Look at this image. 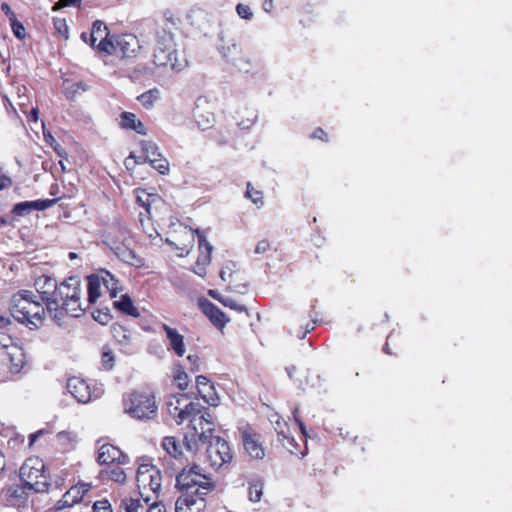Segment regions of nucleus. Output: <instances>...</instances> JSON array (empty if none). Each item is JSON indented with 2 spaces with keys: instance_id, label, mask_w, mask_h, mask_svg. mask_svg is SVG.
I'll return each mask as SVG.
<instances>
[{
  "instance_id": "1",
  "label": "nucleus",
  "mask_w": 512,
  "mask_h": 512,
  "mask_svg": "<svg viewBox=\"0 0 512 512\" xmlns=\"http://www.w3.org/2000/svg\"><path fill=\"white\" fill-rule=\"evenodd\" d=\"M166 406L169 415L178 425L189 421L190 431L184 436V445L189 451H197L199 442H205L215 430L209 409L192 402L185 393L170 395Z\"/></svg>"
},
{
  "instance_id": "2",
  "label": "nucleus",
  "mask_w": 512,
  "mask_h": 512,
  "mask_svg": "<svg viewBox=\"0 0 512 512\" xmlns=\"http://www.w3.org/2000/svg\"><path fill=\"white\" fill-rule=\"evenodd\" d=\"M176 486L182 494L176 500L175 512H204L206 497L216 488L212 477L196 464L182 469L176 477Z\"/></svg>"
},
{
  "instance_id": "3",
  "label": "nucleus",
  "mask_w": 512,
  "mask_h": 512,
  "mask_svg": "<svg viewBox=\"0 0 512 512\" xmlns=\"http://www.w3.org/2000/svg\"><path fill=\"white\" fill-rule=\"evenodd\" d=\"M55 302V309H51L49 314L56 323L60 324L65 315L82 316L87 309V304L83 299L80 279L72 276L58 284Z\"/></svg>"
},
{
  "instance_id": "4",
  "label": "nucleus",
  "mask_w": 512,
  "mask_h": 512,
  "mask_svg": "<svg viewBox=\"0 0 512 512\" xmlns=\"http://www.w3.org/2000/svg\"><path fill=\"white\" fill-rule=\"evenodd\" d=\"M46 306L37 300V295L29 290H21L11 300L10 313L19 323L30 329H38L44 324Z\"/></svg>"
},
{
  "instance_id": "5",
  "label": "nucleus",
  "mask_w": 512,
  "mask_h": 512,
  "mask_svg": "<svg viewBox=\"0 0 512 512\" xmlns=\"http://www.w3.org/2000/svg\"><path fill=\"white\" fill-rule=\"evenodd\" d=\"M153 62L156 66L170 67L174 71H182L188 65L184 54L176 49L173 34L165 27L156 29Z\"/></svg>"
},
{
  "instance_id": "6",
  "label": "nucleus",
  "mask_w": 512,
  "mask_h": 512,
  "mask_svg": "<svg viewBox=\"0 0 512 512\" xmlns=\"http://www.w3.org/2000/svg\"><path fill=\"white\" fill-rule=\"evenodd\" d=\"M103 242L123 262L140 268L145 265L142 257L130 248L131 236L129 231L120 225H111L103 233Z\"/></svg>"
},
{
  "instance_id": "7",
  "label": "nucleus",
  "mask_w": 512,
  "mask_h": 512,
  "mask_svg": "<svg viewBox=\"0 0 512 512\" xmlns=\"http://www.w3.org/2000/svg\"><path fill=\"white\" fill-rule=\"evenodd\" d=\"M125 413L139 420H151L157 416L158 406L153 392L134 390L123 397Z\"/></svg>"
},
{
  "instance_id": "8",
  "label": "nucleus",
  "mask_w": 512,
  "mask_h": 512,
  "mask_svg": "<svg viewBox=\"0 0 512 512\" xmlns=\"http://www.w3.org/2000/svg\"><path fill=\"white\" fill-rule=\"evenodd\" d=\"M20 480L24 488L37 493L49 490V475L44 461L38 456L28 457L19 471Z\"/></svg>"
},
{
  "instance_id": "9",
  "label": "nucleus",
  "mask_w": 512,
  "mask_h": 512,
  "mask_svg": "<svg viewBox=\"0 0 512 512\" xmlns=\"http://www.w3.org/2000/svg\"><path fill=\"white\" fill-rule=\"evenodd\" d=\"M139 39L132 33L113 34L112 42L102 45L104 56H116L120 58H134L140 52Z\"/></svg>"
},
{
  "instance_id": "10",
  "label": "nucleus",
  "mask_w": 512,
  "mask_h": 512,
  "mask_svg": "<svg viewBox=\"0 0 512 512\" xmlns=\"http://www.w3.org/2000/svg\"><path fill=\"white\" fill-rule=\"evenodd\" d=\"M207 442H209L206 449L207 461L213 469L218 470L232 461L233 454L227 441L218 436L213 437L212 433L210 438L205 442L200 441L199 444Z\"/></svg>"
},
{
  "instance_id": "11",
  "label": "nucleus",
  "mask_w": 512,
  "mask_h": 512,
  "mask_svg": "<svg viewBox=\"0 0 512 512\" xmlns=\"http://www.w3.org/2000/svg\"><path fill=\"white\" fill-rule=\"evenodd\" d=\"M216 104L205 96H200L195 102L193 116L199 128L206 130L212 127L215 121Z\"/></svg>"
},
{
  "instance_id": "12",
  "label": "nucleus",
  "mask_w": 512,
  "mask_h": 512,
  "mask_svg": "<svg viewBox=\"0 0 512 512\" xmlns=\"http://www.w3.org/2000/svg\"><path fill=\"white\" fill-rule=\"evenodd\" d=\"M91 487L92 486L89 483H77L68 489L62 498L52 507H49L46 512H59L65 508H70L75 504L80 503Z\"/></svg>"
},
{
  "instance_id": "13",
  "label": "nucleus",
  "mask_w": 512,
  "mask_h": 512,
  "mask_svg": "<svg viewBox=\"0 0 512 512\" xmlns=\"http://www.w3.org/2000/svg\"><path fill=\"white\" fill-rule=\"evenodd\" d=\"M112 35L109 32L106 24L101 20H96L92 23L90 33H81V39L97 50L100 55L104 56L102 45L105 42H112Z\"/></svg>"
},
{
  "instance_id": "14",
  "label": "nucleus",
  "mask_w": 512,
  "mask_h": 512,
  "mask_svg": "<svg viewBox=\"0 0 512 512\" xmlns=\"http://www.w3.org/2000/svg\"><path fill=\"white\" fill-rule=\"evenodd\" d=\"M67 389L69 393L79 402L86 404L100 395V390L91 387L90 384L79 377H71L67 381Z\"/></svg>"
},
{
  "instance_id": "15",
  "label": "nucleus",
  "mask_w": 512,
  "mask_h": 512,
  "mask_svg": "<svg viewBox=\"0 0 512 512\" xmlns=\"http://www.w3.org/2000/svg\"><path fill=\"white\" fill-rule=\"evenodd\" d=\"M166 242L172 246L178 255L183 257L187 255L194 244V231L187 226L179 224V230L169 233Z\"/></svg>"
},
{
  "instance_id": "16",
  "label": "nucleus",
  "mask_w": 512,
  "mask_h": 512,
  "mask_svg": "<svg viewBox=\"0 0 512 512\" xmlns=\"http://www.w3.org/2000/svg\"><path fill=\"white\" fill-rule=\"evenodd\" d=\"M35 288L45 304L47 312L55 309V294L58 288L56 280L47 275H41L35 280Z\"/></svg>"
},
{
  "instance_id": "17",
  "label": "nucleus",
  "mask_w": 512,
  "mask_h": 512,
  "mask_svg": "<svg viewBox=\"0 0 512 512\" xmlns=\"http://www.w3.org/2000/svg\"><path fill=\"white\" fill-rule=\"evenodd\" d=\"M242 443L245 451L255 459H262L265 456L261 443V436L254 429L248 427L242 431Z\"/></svg>"
},
{
  "instance_id": "18",
  "label": "nucleus",
  "mask_w": 512,
  "mask_h": 512,
  "mask_svg": "<svg viewBox=\"0 0 512 512\" xmlns=\"http://www.w3.org/2000/svg\"><path fill=\"white\" fill-rule=\"evenodd\" d=\"M198 234V257L193 268L194 273L204 277L206 275V268L211 262L212 246L207 241L205 235L197 231Z\"/></svg>"
},
{
  "instance_id": "19",
  "label": "nucleus",
  "mask_w": 512,
  "mask_h": 512,
  "mask_svg": "<svg viewBox=\"0 0 512 512\" xmlns=\"http://www.w3.org/2000/svg\"><path fill=\"white\" fill-rule=\"evenodd\" d=\"M97 460L101 465L126 464L128 456L117 446L105 443L98 449Z\"/></svg>"
},
{
  "instance_id": "20",
  "label": "nucleus",
  "mask_w": 512,
  "mask_h": 512,
  "mask_svg": "<svg viewBox=\"0 0 512 512\" xmlns=\"http://www.w3.org/2000/svg\"><path fill=\"white\" fill-rule=\"evenodd\" d=\"M3 362L6 364L10 374L16 375L20 373L26 363L23 348L18 345H10L8 351L3 355Z\"/></svg>"
},
{
  "instance_id": "21",
  "label": "nucleus",
  "mask_w": 512,
  "mask_h": 512,
  "mask_svg": "<svg viewBox=\"0 0 512 512\" xmlns=\"http://www.w3.org/2000/svg\"><path fill=\"white\" fill-rule=\"evenodd\" d=\"M55 202V199L23 201L16 203L13 206L11 213L14 217H24L29 215L34 210L43 211L51 207Z\"/></svg>"
},
{
  "instance_id": "22",
  "label": "nucleus",
  "mask_w": 512,
  "mask_h": 512,
  "mask_svg": "<svg viewBox=\"0 0 512 512\" xmlns=\"http://www.w3.org/2000/svg\"><path fill=\"white\" fill-rule=\"evenodd\" d=\"M196 389L198 396L210 406H217L219 397L217 395L214 384L203 375L196 377Z\"/></svg>"
},
{
  "instance_id": "23",
  "label": "nucleus",
  "mask_w": 512,
  "mask_h": 512,
  "mask_svg": "<svg viewBox=\"0 0 512 512\" xmlns=\"http://www.w3.org/2000/svg\"><path fill=\"white\" fill-rule=\"evenodd\" d=\"M151 468H155L152 464H140L136 473V482L140 496L143 498V502L148 504L152 497L147 494V486H149V480L153 477V473H150Z\"/></svg>"
},
{
  "instance_id": "24",
  "label": "nucleus",
  "mask_w": 512,
  "mask_h": 512,
  "mask_svg": "<svg viewBox=\"0 0 512 512\" xmlns=\"http://www.w3.org/2000/svg\"><path fill=\"white\" fill-rule=\"evenodd\" d=\"M202 312L207 316L210 322L218 329H223L229 322L226 314L214 303L204 300L200 303Z\"/></svg>"
},
{
  "instance_id": "25",
  "label": "nucleus",
  "mask_w": 512,
  "mask_h": 512,
  "mask_svg": "<svg viewBox=\"0 0 512 512\" xmlns=\"http://www.w3.org/2000/svg\"><path fill=\"white\" fill-rule=\"evenodd\" d=\"M161 327L169 341L168 349L173 351L178 357L184 356L186 352L184 336L176 328H172L165 323Z\"/></svg>"
},
{
  "instance_id": "26",
  "label": "nucleus",
  "mask_w": 512,
  "mask_h": 512,
  "mask_svg": "<svg viewBox=\"0 0 512 512\" xmlns=\"http://www.w3.org/2000/svg\"><path fill=\"white\" fill-rule=\"evenodd\" d=\"M151 195L146 193L145 191H140L137 196H136V202L138 203V205L142 208H144L145 210V213L147 215H150V203H149V199H150ZM139 221L141 223V226H142V229L143 231L150 237L152 238L154 233L158 234L154 228H149L148 227V224H149V221H150V217L147 216V218H144V214L142 212L139 213Z\"/></svg>"
},
{
  "instance_id": "27",
  "label": "nucleus",
  "mask_w": 512,
  "mask_h": 512,
  "mask_svg": "<svg viewBox=\"0 0 512 512\" xmlns=\"http://www.w3.org/2000/svg\"><path fill=\"white\" fill-rule=\"evenodd\" d=\"M119 125L122 129L133 130L137 134L146 135L147 128L141 120L132 112H122L120 114Z\"/></svg>"
},
{
  "instance_id": "28",
  "label": "nucleus",
  "mask_w": 512,
  "mask_h": 512,
  "mask_svg": "<svg viewBox=\"0 0 512 512\" xmlns=\"http://www.w3.org/2000/svg\"><path fill=\"white\" fill-rule=\"evenodd\" d=\"M161 447L171 458L178 460L183 456V444L174 436L164 437Z\"/></svg>"
},
{
  "instance_id": "29",
  "label": "nucleus",
  "mask_w": 512,
  "mask_h": 512,
  "mask_svg": "<svg viewBox=\"0 0 512 512\" xmlns=\"http://www.w3.org/2000/svg\"><path fill=\"white\" fill-rule=\"evenodd\" d=\"M275 430L278 434V440L282 443L284 447H286L291 453L296 454L297 452L293 451V448H297V444L293 437L288 435L289 428L285 421H276Z\"/></svg>"
},
{
  "instance_id": "30",
  "label": "nucleus",
  "mask_w": 512,
  "mask_h": 512,
  "mask_svg": "<svg viewBox=\"0 0 512 512\" xmlns=\"http://www.w3.org/2000/svg\"><path fill=\"white\" fill-rule=\"evenodd\" d=\"M114 307L125 315L132 316L134 318H138L140 316L138 308L135 307L131 297L127 294L121 295L119 300L114 301Z\"/></svg>"
},
{
  "instance_id": "31",
  "label": "nucleus",
  "mask_w": 512,
  "mask_h": 512,
  "mask_svg": "<svg viewBox=\"0 0 512 512\" xmlns=\"http://www.w3.org/2000/svg\"><path fill=\"white\" fill-rule=\"evenodd\" d=\"M111 334L113 339L121 346H128L132 341L131 331L120 323L111 325Z\"/></svg>"
},
{
  "instance_id": "32",
  "label": "nucleus",
  "mask_w": 512,
  "mask_h": 512,
  "mask_svg": "<svg viewBox=\"0 0 512 512\" xmlns=\"http://www.w3.org/2000/svg\"><path fill=\"white\" fill-rule=\"evenodd\" d=\"M122 465L123 464L106 465L107 467L101 471L102 479L124 483L126 474L121 467Z\"/></svg>"
},
{
  "instance_id": "33",
  "label": "nucleus",
  "mask_w": 512,
  "mask_h": 512,
  "mask_svg": "<svg viewBox=\"0 0 512 512\" xmlns=\"http://www.w3.org/2000/svg\"><path fill=\"white\" fill-rule=\"evenodd\" d=\"M101 284L109 291L111 298H115L121 290L119 281L107 270H102L100 273Z\"/></svg>"
},
{
  "instance_id": "34",
  "label": "nucleus",
  "mask_w": 512,
  "mask_h": 512,
  "mask_svg": "<svg viewBox=\"0 0 512 512\" xmlns=\"http://www.w3.org/2000/svg\"><path fill=\"white\" fill-rule=\"evenodd\" d=\"M100 288H101V281L99 276L97 275H91L88 277V299L86 301V304H93L97 301V299L100 297Z\"/></svg>"
},
{
  "instance_id": "35",
  "label": "nucleus",
  "mask_w": 512,
  "mask_h": 512,
  "mask_svg": "<svg viewBox=\"0 0 512 512\" xmlns=\"http://www.w3.org/2000/svg\"><path fill=\"white\" fill-rule=\"evenodd\" d=\"M264 483L261 479H253L248 481V498L251 502H259L263 496Z\"/></svg>"
},
{
  "instance_id": "36",
  "label": "nucleus",
  "mask_w": 512,
  "mask_h": 512,
  "mask_svg": "<svg viewBox=\"0 0 512 512\" xmlns=\"http://www.w3.org/2000/svg\"><path fill=\"white\" fill-rule=\"evenodd\" d=\"M148 504L143 502V498H126L123 499L120 508L125 512H143Z\"/></svg>"
},
{
  "instance_id": "37",
  "label": "nucleus",
  "mask_w": 512,
  "mask_h": 512,
  "mask_svg": "<svg viewBox=\"0 0 512 512\" xmlns=\"http://www.w3.org/2000/svg\"><path fill=\"white\" fill-rule=\"evenodd\" d=\"M159 96V90L157 88H153L139 95L137 99L144 108L150 109L159 99Z\"/></svg>"
},
{
  "instance_id": "38",
  "label": "nucleus",
  "mask_w": 512,
  "mask_h": 512,
  "mask_svg": "<svg viewBox=\"0 0 512 512\" xmlns=\"http://www.w3.org/2000/svg\"><path fill=\"white\" fill-rule=\"evenodd\" d=\"M173 381L180 390H185L188 387V375L180 364L173 368Z\"/></svg>"
},
{
  "instance_id": "39",
  "label": "nucleus",
  "mask_w": 512,
  "mask_h": 512,
  "mask_svg": "<svg viewBox=\"0 0 512 512\" xmlns=\"http://www.w3.org/2000/svg\"><path fill=\"white\" fill-rule=\"evenodd\" d=\"M150 473H153L154 475L149 480L150 482L149 486H147V494L150 492L155 498H157L161 488V473L156 467L151 468Z\"/></svg>"
},
{
  "instance_id": "40",
  "label": "nucleus",
  "mask_w": 512,
  "mask_h": 512,
  "mask_svg": "<svg viewBox=\"0 0 512 512\" xmlns=\"http://www.w3.org/2000/svg\"><path fill=\"white\" fill-rule=\"evenodd\" d=\"M220 303L223 306H225L231 310H234L238 313H245L246 315H249L246 305L241 303L240 301L236 300L232 296H226L225 298L220 299Z\"/></svg>"
},
{
  "instance_id": "41",
  "label": "nucleus",
  "mask_w": 512,
  "mask_h": 512,
  "mask_svg": "<svg viewBox=\"0 0 512 512\" xmlns=\"http://www.w3.org/2000/svg\"><path fill=\"white\" fill-rule=\"evenodd\" d=\"M141 150L144 154L145 160L148 162L155 157H159L161 154L158 146L152 141H141Z\"/></svg>"
},
{
  "instance_id": "42",
  "label": "nucleus",
  "mask_w": 512,
  "mask_h": 512,
  "mask_svg": "<svg viewBox=\"0 0 512 512\" xmlns=\"http://www.w3.org/2000/svg\"><path fill=\"white\" fill-rule=\"evenodd\" d=\"M115 357L113 352L108 346H104L101 353V367L105 371H109L113 368Z\"/></svg>"
},
{
  "instance_id": "43",
  "label": "nucleus",
  "mask_w": 512,
  "mask_h": 512,
  "mask_svg": "<svg viewBox=\"0 0 512 512\" xmlns=\"http://www.w3.org/2000/svg\"><path fill=\"white\" fill-rule=\"evenodd\" d=\"M245 196L257 206L263 205V193L255 189L250 182L247 183Z\"/></svg>"
},
{
  "instance_id": "44",
  "label": "nucleus",
  "mask_w": 512,
  "mask_h": 512,
  "mask_svg": "<svg viewBox=\"0 0 512 512\" xmlns=\"http://www.w3.org/2000/svg\"><path fill=\"white\" fill-rule=\"evenodd\" d=\"M151 166L156 169L160 174H167L169 172V162L161 154L149 161Z\"/></svg>"
},
{
  "instance_id": "45",
  "label": "nucleus",
  "mask_w": 512,
  "mask_h": 512,
  "mask_svg": "<svg viewBox=\"0 0 512 512\" xmlns=\"http://www.w3.org/2000/svg\"><path fill=\"white\" fill-rule=\"evenodd\" d=\"M92 316L95 321L102 325L108 324L112 319V315L110 314L108 309H97L92 313Z\"/></svg>"
},
{
  "instance_id": "46",
  "label": "nucleus",
  "mask_w": 512,
  "mask_h": 512,
  "mask_svg": "<svg viewBox=\"0 0 512 512\" xmlns=\"http://www.w3.org/2000/svg\"><path fill=\"white\" fill-rule=\"evenodd\" d=\"M88 86L84 82H76L72 83L71 86L66 88V96L67 98L73 99L77 93L80 91H86Z\"/></svg>"
},
{
  "instance_id": "47",
  "label": "nucleus",
  "mask_w": 512,
  "mask_h": 512,
  "mask_svg": "<svg viewBox=\"0 0 512 512\" xmlns=\"http://www.w3.org/2000/svg\"><path fill=\"white\" fill-rule=\"evenodd\" d=\"M10 25H11L12 32L16 38H18L20 40L25 38V36H26L25 27L20 21L17 20V18L12 19L10 21Z\"/></svg>"
},
{
  "instance_id": "48",
  "label": "nucleus",
  "mask_w": 512,
  "mask_h": 512,
  "mask_svg": "<svg viewBox=\"0 0 512 512\" xmlns=\"http://www.w3.org/2000/svg\"><path fill=\"white\" fill-rule=\"evenodd\" d=\"M93 512H112L111 504L108 500H99L93 504Z\"/></svg>"
},
{
  "instance_id": "49",
  "label": "nucleus",
  "mask_w": 512,
  "mask_h": 512,
  "mask_svg": "<svg viewBox=\"0 0 512 512\" xmlns=\"http://www.w3.org/2000/svg\"><path fill=\"white\" fill-rule=\"evenodd\" d=\"M236 11H237V14L245 20H250L253 16V13H252L250 7L248 5H245L242 3H239L236 6Z\"/></svg>"
},
{
  "instance_id": "50",
  "label": "nucleus",
  "mask_w": 512,
  "mask_h": 512,
  "mask_svg": "<svg viewBox=\"0 0 512 512\" xmlns=\"http://www.w3.org/2000/svg\"><path fill=\"white\" fill-rule=\"evenodd\" d=\"M76 436L67 431H61L57 434V440L62 444L72 445L75 442Z\"/></svg>"
},
{
  "instance_id": "51",
  "label": "nucleus",
  "mask_w": 512,
  "mask_h": 512,
  "mask_svg": "<svg viewBox=\"0 0 512 512\" xmlns=\"http://www.w3.org/2000/svg\"><path fill=\"white\" fill-rule=\"evenodd\" d=\"M0 345H1L2 349H3V354L2 355H4L5 352L8 351V347L10 345H16V344L13 342V339L9 335H7V334H5L3 332H0Z\"/></svg>"
},
{
  "instance_id": "52",
  "label": "nucleus",
  "mask_w": 512,
  "mask_h": 512,
  "mask_svg": "<svg viewBox=\"0 0 512 512\" xmlns=\"http://www.w3.org/2000/svg\"><path fill=\"white\" fill-rule=\"evenodd\" d=\"M269 249H270V242L267 239H262L257 243L254 251L256 254H264Z\"/></svg>"
},
{
  "instance_id": "53",
  "label": "nucleus",
  "mask_w": 512,
  "mask_h": 512,
  "mask_svg": "<svg viewBox=\"0 0 512 512\" xmlns=\"http://www.w3.org/2000/svg\"><path fill=\"white\" fill-rule=\"evenodd\" d=\"M311 138L312 139H319V140H321L323 142H327L328 141V134L321 127H318L311 134Z\"/></svg>"
},
{
  "instance_id": "54",
  "label": "nucleus",
  "mask_w": 512,
  "mask_h": 512,
  "mask_svg": "<svg viewBox=\"0 0 512 512\" xmlns=\"http://www.w3.org/2000/svg\"><path fill=\"white\" fill-rule=\"evenodd\" d=\"M1 10L3 11V13L8 17L9 21H11L12 19H15L17 18L16 17V14L12 11L11 7L9 6L8 3L6 2H3L1 4Z\"/></svg>"
},
{
  "instance_id": "55",
  "label": "nucleus",
  "mask_w": 512,
  "mask_h": 512,
  "mask_svg": "<svg viewBox=\"0 0 512 512\" xmlns=\"http://www.w3.org/2000/svg\"><path fill=\"white\" fill-rule=\"evenodd\" d=\"M39 118V109L37 107L32 108L31 111L27 114V120L29 122H37Z\"/></svg>"
},
{
  "instance_id": "56",
  "label": "nucleus",
  "mask_w": 512,
  "mask_h": 512,
  "mask_svg": "<svg viewBox=\"0 0 512 512\" xmlns=\"http://www.w3.org/2000/svg\"><path fill=\"white\" fill-rule=\"evenodd\" d=\"M82 0H59V4L64 7L74 6L80 7Z\"/></svg>"
},
{
  "instance_id": "57",
  "label": "nucleus",
  "mask_w": 512,
  "mask_h": 512,
  "mask_svg": "<svg viewBox=\"0 0 512 512\" xmlns=\"http://www.w3.org/2000/svg\"><path fill=\"white\" fill-rule=\"evenodd\" d=\"M146 512H166L163 505H160L156 502L150 504L149 508Z\"/></svg>"
},
{
  "instance_id": "58",
  "label": "nucleus",
  "mask_w": 512,
  "mask_h": 512,
  "mask_svg": "<svg viewBox=\"0 0 512 512\" xmlns=\"http://www.w3.org/2000/svg\"><path fill=\"white\" fill-rule=\"evenodd\" d=\"M12 185V180L11 178L7 177V176H3L0 178V191L5 189V188H8Z\"/></svg>"
},
{
  "instance_id": "59",
  "label": "nucleus",
  "mask_w": 512,
  "mask_h": 512,
  "mask_svg": "<svg viewBox=\"0 0 512 512\" xmlns=\"http://www.w3.org/2000/svg\"><path fill=\"white\" fill-rule=\"evenodd\" d=\"M43 433H44V430H38V431H36L34 433H31L29 435V447H32L33 444L35 443V441L38 439V437L40 435H42Z\"/></svg>"
},
{
  "instance_id": "60",
  "label": "nucleus",
  "mask_w": 512,
  "mask_h": 512,
  "mask_svg": "<svg viewBox=\"0 0 512 512\" xmlns=\"http://www.w3.org/2000/svg\"><path fill=\"white\" fill-rule=\"evenodd\" d=\"M55 27H56V29H57L60 33H63L62 28L64 29V32H65V33H67V32H68V27H67V25H66L65 20H57V21H55Z\"/></svg>"
},
{
  "instance_id": "61",
  "label": "nucleus",
  "mask_w": 512,
  "mask_h": 512,
  "mask_svg": "<svg viewBox=\"0 0 512 512\" xmlns=\"http://www.w3.org/2000/svg\"><path fill=\"white\" fill-rule=\"evenodd\" d=\"M262 6L266 12H270L273 9V0H264Z\"/></svg>"
},
{
  "instance_id": "62",
  "label": "nucleus",
  "mask_w": 512,
  "mask_h": 512,
  "mask_svg": "<svg viewBox=\"0 0 512 512\" xmlns=\"http://www.w3.org/2000/svg\"><path fill=\"white\" fill-rule=\"evenodd\" d=\"M391 338H392V336H391V335H389V336L387 337V341H386V343H385V345H384V347H383V351H384L386 354H388V355H392V354H394V353L391 351L390 346H389V341L391 340Z\"/></svg>"
},
{
  "instance_id": "63",
  "label": "nucleus",
  "mask_w": 512,
  "mask_h": 512,
  "mask_svg": "<svg viewBox=\"0 0 512 512\" xmlns=\"http://www.w3.org/2000/svg\"><path fill=\"white\" fill-rule=\"evenodd\" d=\"M5 465H6L5 457L2 453V451L0 450V474L4 471Z\"/></svg>"
},
{
  "instance_id": "64",
  "label": "nucleus",
  "mask_w": 512,
  "mask_h": 512,
  "mask_svg": "<svg viewBox=\"0 0 512 512\" xmlns=\"http://www.w3.org/2000/svg\"><path fill=\"white\" fill-rule=\"evenodd\" d=\"M209 295H210L213 299H215V300H217V301H219V302H220V299H223V298H225V297H226V296H221V295H219V294H218L216 291H214V290H210V291H209Z\"/></svg>"
}]
</instances>
